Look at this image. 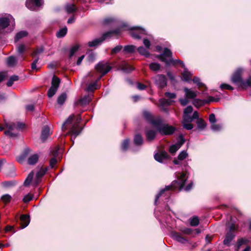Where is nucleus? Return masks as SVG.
I'll return each instance as SVG.
<instances>
[{
    "instance_id": "obj_1",
    "label": "nucleus",
    "mask_w": 251,
    "mask_h": 251,
    "mask_svg": "<svg viewBox=\"0 0 251 251\" xmlns=\"http://www.w3.org/2000/svg\"><path fill=\"white\" fill-rule=\"evenodd\" d=\"M176 176L177 180L174 181L171 185L166 186L165 189L161 190L156 196L154 201L155 204H156L158 199L161 197H165V200L168 199L171 195L169 191L170 190H175L178 189L179 190H181L183 188L187 180L186 173L184 172L177 173Z\"/></svg>"
},
{
    "instance_id": "obj_2",
    "label": "nucleus",
    "mask_w": 251,
    "mask_h": 251,
    "mask_svg": "<svg viewBox=\"0 0 251 251\" xmlns=\"http://www.w3.org/2000/svg\"><path fill=\"white\" fill-rule=\"evenodd\" d=\"M81 120V118L80 116L75 118V116L72 115L69 116L62 125L63 130L69 129V133L72 134L71 140L73 143H74V140L80 133L82 130L79 126V124Z\"/></svg>"
},
{
    "instance_id": "obj_3",
    "label": "nucleus",
    "mask_w": 251,
    "mask_h": 251,
    "mask_svg": "<svg viewBox=\"0 0 251 251\" xmlns=\"http://www.w3.org/2000/svg\"><path fill=\"white\" fill-rule=\"evenodd\" d=\"M172 52L170 50L165 48L163 52L157 56V58L162 62H165L167 65H175L177 63H180L182 67L185 65L182 61L179 59H174L172 58Z\"/></svg>"
},
{
    "instance_id": "obj_4",
    "label": "nucleus",
    "mask_w": 251,
    "mask_h": 251,
    "mask_svg": "<svg viewBox=\"0 0 251 251\" xmlns=\"http://www.w3.org/2000/svg\"><path fill=\"white\" fill-rule=\"evenodd\" d=\"M131 30V36L134 39H140L143 38V44L146 48L149 49L151 46V42L149 40L144 37L145 35H148L147 31L139 26H133L130 28Z\"/></svg>"
},
{
    "instance_id": "obj_5",
    "label": "nucleus",
    "mask_w": 251,
    "mask_h": 251,
    "mask_svg": "<svg viewBox=\"0 0 251 251\" xmlns=\"http://www.w3.org/2000/svg\"><path fill=\"white\" fill-rule=\"evenodd\" d=\"M120 29H116L104 33L102 36L99 38L95 39L88 43L89 47H96L100 45L108 37H110L113 34L118 35L121 33Z\"/></svg>"
},
{
    "instance_id": "obj_6",
    "label": "nucleus",
    "mask_w": 251,
    "mask_h": 251,
    "mask_svg": "<svg viewBox=\"0 0 251 251\" xmlns=\"http://www.w3.org/2000/svg\"><path fill=\"white\" fill-rule=\"evenodd\" d=\"M157 131L162 135H172L176 130V128L168 124H163V120L158 126H156Z\"/></svg>"
},
{
    "instance_id": "obj_7",
    "label": "nucleus",
    "mask_w": 251,
    "mask_h": 251,
    "mask_svg": "<svg viewBox=\"0 0 251 251\" xmlns=\"http://www.w3.org/2000/svg\"><path fill=\"white\" fill-rule=\"evenodd\" d=\"M60 82V79L53 75L51 81V86L48 91V96L49 98H51L55 95L59 87Z\"/></svg>"
},
{
    "instance_id": "obj_8",
    "label": "nucleus",
    "mask_w": 251,
    "mask_h": 251,
    "mask_svg": "<svg viewBox=\"0 0 251 251\" xmlns=\"http://www.w3.org/2000/svg\"><path fill=\"white\" fill-rule=\"evenodd\" d=\"M143 116L147 121L155 126H158L161 122L162 118L160 117H157L154 118L152 114L148 111H144L143 112Z\"/></svg>"
},
{
    "instance_id": "obj_9",
    "label": "nucleus",
    "mask_w": 251,
    "mask_h": 251,
    "mask_svg": "<svg viewBox=\"0 0 251 251\" xmlns=\"http://www.w3.org/2000/svg\"><path fill=\"white\" fill-rule=\"evenodd\" d=\"M96 69L99 72L102 74L98 79V80H99L102 76L110 71L111 67L107 62H100L96 66Z\"/></svg>"
},
{
    "instance_id": "obj_10",
    "label": "nucleus",
    "mask_w": 251,
    "mask_h": 251,
    "mask_svg": "<svg viewBox=\"0 0 251 251\" xmlns=\"http://www.w3.org/2000/svg\"><path fill=\"white\" fill-rule=\"evenodd\" d=\"M155 84L160 89H162L167 85V80L163 75H158L154 77Z\"/></svg>"
},
{
    "instance_id": "obj_11",
    "label": "nucleus",
    "mask_w": 251,
    "mask_h": 251,
    "mask_svg": "<svg viewBox=\"0 0 251 251\" xmlns=\"http://www.w3.org/2000/svg\"><path fill=\"white\" fill-rule=\"evenodd\" d=\"M43 4V0H26V6L31 10H35Z\"/></svg>"
},
{
    "instance_id": "obj_12",
    "label": "nucleus",
    "mask_w": 251,
    "mask_h": 251,
    "mask_svg": "<svg viewBox=\"0 0 251 251\" xmlns=\"http://www.w3.org/2000/svg\"><path fill=\"white\" fill-rule=\"evenodd\" d=\"M14 21V18L10 15L6 17L0 18V28L4 29L9 25L10 23Z\"/></svg>"
},
{
    "instance_id": "obj_13",
    "label": "nucleus",
    "mask_w": 251,
    "mask_h": 251,
    "mask_svg": "<svg viewBox=\"0 0 251 251\" xmlns=\"http://www.w3.org/2000/svg\"><path fill=\"white\" fill-rule=\"evenodd\" d=\"M242 72L241 69H238L233 75L231 80L232 81L236 84L238 87L239 86L240 84L241 83L242 79L241 77V73Z\"/></svg>"
},
{
    "instance_id": "obj_14",
    "label": "nucleus",
    "mask_w": 251,
    "mask_h": 251,
    "mask_svg": "<svg viewBox=\"0 0 251 251\" xmlns=\"http://www.w3.org/2000/svg\"><path fill=\"white\" fill-rule=\"evenodd\" d=\"M154 158L157 161L160 163H163L164 160L168 159V154L165 151H161L155 153L154 155Z\"/></svg>"
},
{
    "instance_id": "obj_15",
    "label": "nucleus",
    "mask_w": 251,
    "mask_h": 251,
    "mask_svg": "<svg viewBox=\"0 0 251 251\" xmlns=\"http://www.w3.org/2000/svg\"><path fill=\"white\" fill-rule=\"evenodd\" d=\"M171 236L174 240L182 244H184L188 241L185 238L182 236L179 233L176 231L172 232Z\"/></svg>"
},
{
    "instance_id": "obj_16",
    "label": "nucleus",
    "mask_w": 251,
    "mask_h": 251,
    "mask_svg": "<svg viewBox=\"0 0 251 251\" xmlns=\"http://www.w3.org/2000/svg\"><path fill=\"white\" fill-rule=\"evenodd\" d=\"M48 171V168H46L45 169L41 168L36 174V178L34 181V183L35 185H37L39 182L41 181V178L45 175L47 171Z\"/></svg>"
},
{
    "instance_id": "obj_17",
    "label": "nucleus",
    "mask_w": 251,
    "mask_h": 251,
    "mask_svg": "<svg viewBox=\"0 0 251 251\" xmlns=\"http://www.w3.org/2000/svg\"><path fill=\"white\" fill-rule=\"evenodd\" d=\"M21 225L22 228L26 227L30 222L29 216L27 215H22L20 217Z\"/></svg>"
},
{
    "instance_id": "obj_18",
    "label": "nucleus",
    "mask_w": 251,
    "mask_h": 251,
    "mask_svg": "<svg viewBox=\"0 0 251 251\" xmlns=\"http://www.w3.org/2000/svg\"><path fill=\"white\" fill-rule=\"evenodd\" d=\"M51 134V132L50 131L49 127L48 126H44L41 133V140L43 142L45 141Z\"/></svg>"
},
{
    "instance_id": "obj_19",
    "label": "nucleus",
    "mask_w": 251,
    "mask_h": 251,
    "mask_svg": "<svg viewBox=\"0 0 251 251\" xmlns=\"http://www.w3.org/2000/svg\"><path fill=\"white\" fill-rule=\"evenodd\" d=\"M145 134L147 140L151 142L155 138L156 132L152 129H149L146 130Z\"/></svg>"
},
{
    "instance_id": "obj_20",
    "label": "nucleus",
    "mask_w": 251,
    "mask_h": 251,
    "mask_svg": "<svg viewBox=\"0 0 251 251\" xmlns=\"http://www.w3.org/2000/svg\"><path fill=\"white\" fill-rule=\"evenodd\" d=\"M235 237V234L234 232L229 231L228 232L226 236V237L224 240V244L228 246L230 242Z\"/></svg>"
},
{
    "instance_id": "obj_21",
    "label": "nucleus",
    "mask_w": 251,
    "mask_h": 251,
    "mask_svg": "<svg viewBox=\"0 0 251 251\" xmlns=\"http://www.w3.org/2000/svg\"><path fill=\"white\" fill-rule=\"evenodd\" d=\"M188 156L186 151H183L180 152L177 157V159H174V163L176 165L179 164V161H182L185 159Z\"/></svg>"
},
{
    "instance_id": "obj_22",
    "label": "nucleus",
    "mask_w": 251,
    "mask_h": 251,
    "mask_svg": "<svg viewBox=\"0 0 251 251\" xmlns=\"http://www.w3.org/2000/svg\"><path fill=\"white\" fill-rule=\"evenodd\" d=\"M184 91L187 99H194L197 96V93L187 88H184Z\"/></svg>"
},
{
    "instance_id": "obj_23",
    "label": "nucleus",
    "mask_w": 251,
    "mask_h": 251,
    "mask_svg": "<svg viewBox=\"0 0 251 251\" xmlns=\"http://www.w3.org/2000/svg\"><path fill=\"white\" fill-rule=\"evenodd\" d=\"M184 71L182 73V77L185 81H189L191 80V76L192 74L188 70V69L184 66Z\"/></svg>"
},
{
    "instance_id": "obj_24",
    "label": "nucleus",
    "mask_w": 251,
    "mask_h": 251,
    "mask_svg": "<svg viewBox=\"0 0 251 251\" xmlns=\"http://www.w3.org/2000/svg\"><path fill=\"white\" fill-rule=\"evenodd\" d=\"M239 87L243 89H246V88L250 87L251 88V76L246 80H242L241 83L239 85Z\"/></svg>"
},
{
    "instance_id": "obj_25",
    "label": "nucleus",
    "mask_w": 251,
    "mask_h": 251,
    "mask_svg": "<svg viewBox=\"0 0 251 251\" xmlns=\"http://www.w3.org/2000/svg\"><path fill=\"white\" fill-rule=\"evenodd\" d=\"M39 159V155L37 154H34L31 155L28 159L27 163L29 165H34Z\"/></svg>"
},
{
    "instance_id": "obj_26",
    "label": "nucleus",
    "mask_w": 251,
    "mask_h": 251,
    "mask_svg": "<svg viewBox=\"0 0 251 251\" xmlns=\"http://www.w3.org/2000/svg\"><path fill=\"white\" fill-rule=\"evenodd\" d=\"M121 70L125 73H128L133 70V68L126 63H124L121 67Z\"/></svg>"
},
{
    "instance_id": "obj_27",
    "label": "nucleus",
    "mask_w": 251,
    "mask_h": 251,
    "mask_svg": "<svg viewBox=\"0 0 251 251\" xmlns=\"http://www.w3.org/2000/svg\"><path fill=\"white\" fill-rule=\"evenodd\" d=\"M67 99V94L65 93H63L60 95L57 100V103L60 105H62L65 102Z\"/></svg>"
},
{
    "instance_id": "obj_28",
    "label": "nucleus",
    "mask_w": 251,
    "mask_h": 251,
    "mask_svg": "<svg viewBox=\"0 0 251 251\" xmlns=\"http://www.w3.org/2000/svg\"><path fill=\"white\" fill-rule=\"evenodd\" d=\"M65 8L68 13H72L76 10V8L74 4H68L65 6Z\"/></svg>"
},
{
    "instance_id": "obj_29",
    "label": "nucleus",
    "mask_w": 251,
    "mask_h": 251,
    "mask_svg": "<svg viewBox=\"0 0 251 251\" xmlns=\"http://www.w3.org/2000/svg\"><path fill=\"white\" fill-rule=\"evenodd\" d=\"M7 65L10 67L14 66L17 63L16 58L14 56H11L7 59Z\"/></svg>"
},
{
    "instance_id": "obj_30",
    "label": "nucleus",
    "mask_w": 251,
    "mask_h": 251,
    "mask_svg": "<svg viewBox=\"0 0 251 251\" xmlns=\"http://www.w3.org/2000/svg\"><path fill=\"white\" fill-rule=\"evenodd\" d=\"M148 50V49H147V48L145 49L142 46L139 47L137 49V50H138V52L140 54L144 55L146 57H148L150 55V53Z\"/></svg>"
},
{
    "instance_id": "obj_31",
    "label": "nucleus",
    "mask_w": 251,
    "mask_h": 251,
    "mask_svg": "<svg viewBox=\"0 0 251 251\" xmlns=\"http://www.w3.org/2000/svg\"><path fill=\"white\" fill-rule=\"evenodd\" d=\"M143 142V138L140 134H136L134 138V143L135 145L140 146L142 145Z\"/></svg>"
},
{
    "instance_id": "obj_32",
    "label": "nucleus",
    "mask_w": 251,
    "mask_h": 251,
    "mask_svg": "<svg viewBox=\"0 0 251 251\" xmlns=\"http://www.w3.org/2000/svg\"><path fill=\"white\" fill-rule=\"evenodd\" d=\"M27 32L25 31H21L17 33L15 37V41L17 42L21 38L26 36Z\"/></svg>"
},
{
    "instance_id": "obj_33",
    "label": "nucleus",
    "mask_w": 251,
    "mask_h": 251,
    "mask_svg": "<svg viewBox=\"0 0 251 251\" xmlns=\"http://www.w3.org/2000/svg\"><path fill=\"white\" fill-rule=\"evenodd\" d=\"M34 176V173L33 171H31L27 176L24 182V185L25 186H27L29 185V184L31 183L33 177Z\"/></svg>"
},
{
    "instance_id": "obj_34",
    "label": "nucleus",
    "mask_w": 251,
    "mask_h": 251,
    "mask_svg": "<svg viewBox=\"0 0 251 251\" xmlns=\"http://www.w3.org/2000/svg\"><path fill=\"white\" fill-rule=\"evenodd\" d=\"M91 100V99L89 95L85 96L83 98L81 99L79 102L81 105H86L88 104Z\"/></svg>"
},
{
    "instance_id": "obj_35",
    "label": "nucleus",
    "mask_w": 251,
    "mask_h": 251,
    "mask_svg": "<svg viewBox=\"0 0 251 251\" xmlns=\"http://www.w3.org/2000/svg\"><path fill=\"white\" fill-rule=\"evenodd\" d=\"M249 242V240L246 238H241L237 241V249L236 251H238V249L243 245H246Z\"/></svg>"
},
{
    "instance_id": "obj_36",
    "label": "nucleus",
    "mask_w": 251,
    "mask_h": 251,
    "mask_svg": "<svg viewBox=\"0 0 251 251\" xmlns=\"http://www.w3.org/2000/svg\"><path fill=\"white\" fill-rule=\"evenodd\" d=\"M136 47L134 45H127L125 46L124 51L126 53H133Z\"/></svg>"
},
{
    "instance_id": "obj_37",
    "label": "nucleus",
    "mask_w": 251,
    "mask_h": 251,
    "mask_svg": "<svg viewBox=\"0 0 251 251\" xmlns=\"http://www.w3.org/2000/svg\"><path fill=\"white\" fill-rule=\"evenodd\" d=\"M67 32V28L66 27H64L61 29H60L57 33L56 36L58 38H62L64 37Z\"/></svg>"
},
{
    "instance_id": "obj_38",
    "label": "nucleus",
    "mask_w": 251,
    "mask_h": 251,
    "mask_svg": "<svg viewBox=\"0 0 251 251\" xmlns=\"http://www.w3.org/2000/svg\"><path fill=\"white\" fill-rule=\"evenodd\" d=\"M159 101L160 105L164 106L171 105L174 101L169 99H161L159 100Z\"/></svg>"
},
{
    "instance_id": "obj_39",
    "label": "nucleus",
    "mask_w": 251,
    "mask_h": 251,
    "mask_svg": "<svg viewBox=\"0 0 251 251\" xmlns=\"http://www.w3.org/2000/svg\"><path fill=\"white\" fill-rule=\"evenodd\" d=\"M149 67L152 71L156 72L160 70V65L157 63H151L149 65Z\"/></svg>"
},
{
    "instance_id": "obj_40",
    "label": "nucleus",
    "mask_w": 251,
    "mask_h": 251,
    "mask_svg": "<svg viewBox=\"0 0 251 251\" xmlns=\"http://www.w3.org/2000/svg\"><path fill=\"white\" fill-rule=\"evenodd\" d=\"M129 140L126 139L123 141L121 145V149L123 151H126L129 146Z\"/></svg>"
},
{
    "instance_id": "obj_41",
    "label": "nucleus",
    "mask_w": 251,
    "mask_h": 251,
    "mask_svg": "<svg viewBox=\"0 0 251 251\" xmlns=\"http://www.w3.org/2000/svg\"><path fill=\"white\" fill-rule=\"evenodd\" d=\"M193 81L194 83L197 84L199 88L205 87L204 84L201 82V80L198 77H194L193 79Z\"/></svg>"
},
{
    "instance_id": "obj_42",
    "label": "nucleus",
    "mask_w": 251,
    "mask_h": 251,
    "mask_svg": "<svg viewBox=\"0 0 251 251\" xmlns=\"http://www.w3.org/2000/svg\"><path fill=\"white\" fill-rule=\"evenodd\" d=\"M190 224L191 226H196L199 224V219L197 217H194L190 219Z\"/></svg>"
},
{
    "instance_id": "obj_43",
    "label": "nucleus",
    "mask_w": 251,
    "mask_h": 251,
    "mask_svg": "<svg viewBox=\"0 0 251 251\" xmlns=\"http://www.w3.org/2000/svg\"><path fill=\"white\" fill-rule=\"evenodd\" d=\"M210 127L211 129L214 131H219L222 129V126L221 125H218L214 123L211 124Z\"/></svg>"
},
{
    "instance_id": "obj_44",
    "label": "nucleus",
    "mask_w": 251,
    "mask_h": 251,
    "mask_svg": "<svg viewBox=\"0 0 251 251\" xmlns=\"http://www.w3.org/2000/svg\"><path fill=\"white\" fill-rule=\"evenodd\" d=\"M97 81L93 83H90L87 87V91H93L94 90L97 89Z\"/></svg>"
},
{
    "instance_id": "obj_45",
    "label": "nucleus",
    "mask_w": 251,
    "mask_h": 251,
    "mask_svg": "<svg viewBox=\"0 0 251 251\" xmlns=\"http://www.w3.org/2000/svg\"><path fill=\"white\" fill-rule=\"evenodd\" d=\"M30 149L29 148H26L25 149L23 154L22 156L19 157V158L17 159V160L19 162H21L22 160L25 158L27 155L30 152Z\"/></svg>"
},
{
    "instance_id": "obj_46",
    "label": "nucleus",
    "mask_w": 251,
    "mask_h": 251,
    "mask_svg": "<svg viewBox=\"0 0 251 251\" xmlns=\"http://www.w3.org/2000/svg\"><path fill=\"white\" fill-rule=\"evenodd\" d=\"M78 48L79 46L78 45H75L70 49L69 58H71L73 56L75 53L78 50Z\"/></svg>"
},
{
    "instance_id": "obj_47",
    "label": "nucleus",
    "mask_w": 251,
    "mask_h": 251,
    "mask_svg": "<svg viewBox=\"0 0 251 251\" xmlns=\"http://www.w3.org/2000/svg\"><path fill=\"white\" fill-rule=\"evenodd\" d=\"M197 124L198 127L201 129H203L206 126L204 120L201 119H199Z\"/></svg>"
},
{
    "instance_id": "obj_48",
    "label": "nucleus",
    "mask_w": 251,
    "mask_h": 251,
    "mask_svg": "<svg viewBox=\"0 0 251 251\" xmlns=\"http://www.w3.org/2000/svg\"><path fill=\"white\" fill-rule=\"evenodd\" d=\"M184 142L185 139L183 138V136L181 135L179 136L178 140L176 143V144L180 148L181 147V146L184 143Z\"/></svg>"
},
{
    "instance_id": "obj_49",
    "label": "nucleus",
    "mask_w": 251,
    "mask_h": 251,
    "mask_svg": "<svg viewBox=\"0 0 251 251\" xmlns=\"http://www.w3.org/2000/svg\"><path fill=\"white\" fill-rule=\"evenodd\" d=\"M1 200L4 202H8L11 200V197L9 194H5L1 198Z\"/></svg>"
},
{
    "instance_id": "obj_50",
    "label": "nucleus",
    "mask_w": 251,
    "mask_h": 251,
    "mask_svg": "<svg viewBox=\"0 0 251 251\" xmlns=\"http://www.w3.org/2000/svg\"><path fill=\"white\" fill-rule=\"evenodd\" d=\"M182 126L183 127L187 130H191L193 127V125L188 122H182Z\"/></svg>"
},
{
    "instance_id": "obj_51",
    "label": "nucleus",
    "mask_w": 251,
    "mask_h": 251,
    "mask_svg": "<svg viewBox=\"0 0 251 251\" xmlns=\"http://www.w3.org/2000/svg\"><path fill=\"white\" fill-rule=\"evenodd\" d=\"M123 48V47L121 45L117 46L115 48L112 49L111 54H116L119 52Z\"/></svg>"
},
{
    "instance_id": "obj_52",
    "label": "nucleus",
    "mask_w": 251,
    "mask_h": 251,
    "mask_svg": "<svg viewBox=\"0 0 251 251\" xmlns=\"http://www.w3.org/2000/svg\"><path fill=\"white\" fill-rule=\"evenodd\" d=\"M5 127L8 128V130H13L16 127V125L14 123H5L4 124Z\"/></svg>"
},
{
    "instance_id": "obj_53",
    "label": "nucleus",
    "mask_w": 251,
    "mask_h": 251,
    "mask_svg": "<svg viewBox=\"0 0 251 251\" xmlns=\"http://www.w3.org/2000/svg\"><path fill=\"white\" fill-rule=\"evenodd\" d=\"M33 199L32 195H30V194H28L26 195L23 198V201L24 202L27 203L30 201H31Z\"/></svg>"
},
{
    "instance_id": "obj_54",
    "label": "nucleus",
    "mask_w": 251,
    "mask_h": 251,
    "mask_svg": "<svg viewBox=\"0 0 251 251\" xmlns=\"http://www.w3.org/2000/svg\"><path fill=\"white\" fill-rule=\"evenodd\" d=\"M179 149V147L177 146L176 144L172 145L170 147L169 151L172 153H175L178 149Z\"/></svg>"
},
{
    "instance_id": "obj_55",
    "label": "nucleus",
    "mask_w": 251,
    "mask_h": 251,
    "mask_svg": "<svg viewBox=\"0 0 251 251\" xmlns=\"http://www.w3.org/2000/svg\"><path fill=\"white\" fill-rule=\"evenodd\" d=\"M164 95L169 99H175L176 97V95L175 93L166 92Z\"/></svg>"
},
{
    "instance_id": "obj_56",
    "label": "nucleus",
    "mask_w": 251,
    "mask_h": 251,
    "mask_svg": "<svg viewBox=\"0 0 251 251\" xmlns=\"http://www.w3.org/2000/svg\"><path fill=\"white\" fill-rule=\"evenodd\" d=\"M192 118V117H190L188 114H184L182 122L191 123L193 121Z\"/></svg>"
},
{
    "instance_id": "obj_57",
    "label": "nucleus",
    "mask_w": 251,
    "mask_h": 251,
    "mask_svg": "<svg viewBox=\"0 0 251 251\" xmlns=\"http://www.w3.org/2000/svg\"><path fill=\"white\" fill-rule=\"evenodd\" d=\"M12 131L13 130H12L7 129L4 131V134L6 136H9L10 137H14L16 136L17 134L13 133L12 132Z\"/></svg>"
},
{
    "instance_id": "obj_58",
    "label": "nucleus",
    "mask_w": 251,
    "mask_h": 251,
    "mask_svg": "<svg viewBox=\"0 0 251 251\" xmlns=\"http://www.w3.org/2000/svg\"><path fill=\"white\" fill-rule=\"evenodd\" d=\"M220 88L222 89H227V90H233V88L231 86H230L228 84H225V83L222 84L220 85Z\"/></svg>"
},
{
    "instance_id": "obj_59",
    "label": "nucleus",
    "mask_w": 251,
    "mask_h": 251,
    "mask_svg": "<svg viewBox=\"0 0 251 251\" xmlns=\"http://www.w3.org/2000/svg\"><path fill=\"white\" fill-rule=\"evenodd\" d=\"M25 47L24 45L21 44L17 47V51L19 53L22 54L25 50Z\"/></svg>"
},
{
    "instance_id": "obj_60",
    "label": "nucleus",
    "mask_w": 251,
    "mask_h": 251,
    "mask_svg": "<svg viewBox=\"0 0 251 251\" xmlns=\"http://www.w3.org/2000/svg\"><path fill=\"white\" fill-rule=\"evenodd\" d=\"M43 48H40L34 51L32 53V56L33 57H36L38 56L40 53L43 52Z\"/></svg>"
},
{
    "instance_id": "obj_61",
    "label": "nucleus",
    "mask_w": 251,
    "mask_h": 251,
    "mask_svg": "<svg viewBox=\"0 0 251 251\" xmlns=\"http://www.w3.org/2000/svg\"><path fill=\"white\" fill-rule=\"evenodd\" d=\"M209 121L211 124H214L216 122V119L214 114L211 113L209 115Z\"/></svg>"
},
{
    "instance_id": "obj_62",
    "label": "nucleus",
    "mask_w": 251,
    "mask_h": 251,
    "mask_svg": "<svg viewBox=\"0 0 251 251\" xmlns=\"http://www.w3.org/2000/svg\"><path fill=\"white\" fill-rule=\"evenodd\" d=\"M57 161L55 157L52 158L50 161V166L51 168H53L55 164L57 163Z\"/></svg>"
},
{
    "instance_id": "obj_63",
    "label": "nucleus",
    "mask_w": 251,
    "mask_h": 251,
    "mask_svg": "<svg viewBox=\"0 0 251 251\" xmlns=\"http://www.w3.org/2000/svg\"><path fill=\"white\" fill-rule=\"evenodd\" d=\"M193 111V107L191 106H188L184 110V114H189Z\"/></svg>"
},
{
    "instance_id": "obj_64",
    "label": "nucleus",
    "mask_w": 251,
    "mask_h": 251,
    "mask_svg": "<svg viewBox=\"0 0 251 251\" xmlns=\"http://www.w3.org/2000/svg\"><path fill=\"white\" fill-rule=\"evenodd\" d=\"M35 57L36 58L31 64V68L32 70H35L36 69V64L38 62L39 59L38 56H36Z\"/></svg>"
}]
</instances>
